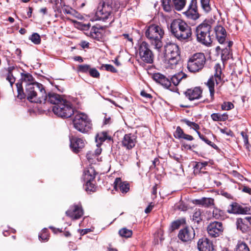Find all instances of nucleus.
<instances>
[{"label": "nucleus", "instance_id": "obj_1", "mask_svg": "<svg viewBox=\"0 0 251 251\" xmlns=\"http://www.w3.org/2000/svg\"><path fill=\"white\" fill-rule=\"evenodd\" d=\"M21 78L17 83L18 95L17 98L25 102L26 100L31 102L45 103L47 95L42 84L32 83L33 77L28 73H20Z\"/></svg>", "mask_w": 251, "mask_h": 251}, {"label": "nucleus", "instance_id": "obj_2", "mask_svg": "<svg viewBox=\"0 0 251 251\" xmlns=\"http://www.w3.org/2000/svg\"><path fill=\"white\" fill-rule=\"evenodd\" d=\"M170 28L172 34L179 41H187L191 37V27L182 20H174L171 24Z\"/></svg>", "mask_w": 251, "mask_h": 251}, {"label": "nucleus", "instance_id": "obj_3", "mask_svg": "<svg viewBox=\"0 0 251 251\" xmlns=\"http://www.w3.org/2000/svg\"><path fill=\"white\" fill-rule=\"evenodd\" d=\"M120 8L118 2L112 0H103L100 2L96 12V15L99 20H106L112 19L114 13L117 11Z\"/></svg>", "mask_w": 251, "mask_h": 251}, {"label": "nucleus", "instance_id": "obj_4", "mask_svg": "<svg viewBox=\"0 0 251 251\" xmlns=\"http://www.w3.org/2000/svg\"><path fill=\"white\" fill-rule=\"evenodd\" d=\"M164 34V30L162 27L155 25H151L148 26L145 32V36L151 44L158 50L163 46L162 39Z\"/></svg>", "mask_w": 251, "mask_h": 251}, {"label": "nucleus", "instance_id": "obj_5", "mask_svg": "<svg viewBox=\"0 0 251 251\" xmlns=\"http://www.w3.org/2000/svg\"><path fill=\"white\" fill-rule=\"evenodd\" d=\"M164 57L166 68L173 69L179 60L178 46L174 43H167L164 47Z\"/></svg>", "mask_w": 251, "mask_h": 251}, {"label": "nucleus", "instance_id": "obj_6", "mask_svg": "<svg viewBox=\"0 0 251 251\" xmlns=\"http://www.w3.org/2000/svg\"><path fill=\"white\" fill-rule=\"evenodd\" d=\"M74 128L82 133H87L92 129V123L85 113L77 112L73 121Z\"/></svg>", "mask_w": 251, "mask_h": 251}, {"label": "nucleus", "instance_id": "obj_7", "mask_svg": "<svg viewBox=\"0 0 251 251\" xmlns=\"http://www.w3.org/2000/svg\"><path fill=\"white\" fill-rule=\"evenodd\" d=\"M211 28V25L207 22H204L200 24L196 30L198 41L205 46H210L212 42Z\"/></svg>", "mask_w": 251, "mask_h": 251}, {"label": "nucleus", "instance_id": "obj_8", "mask_svg": "<svg viewBox=\"0 0 251 251\" xmlns=\"http://www.w3.org/2000/svg\"><path fill=\"white\" fill-rule=\"evenodd\" d=\"M206 63V58L203 53H196L191 56L187 62L188 70L192 73L201 71Z\"/></svg>", "mask_w": 251, "mask_h": 251}, {"label": "nucleus", "instance_id": "obj_9", "mask_svg": "<svg viewBox=\"0 0 251 251\" xmlns=\"http://www.w3.org/2000/svg\"><path fill=\"white\" fill-rule=\"evenodd\" d=\"M52 110L54 114L64 118H70L75 113L72 104L66 99L62 100L58 105H53Z\"/></svg>", "mask_w": 251, "mask_h": 251}, {"label": "nucleus", "instance_id": "obj_10", "mask_svg": "<svg viewBox=\"0 0 251 251\" xmlns=\"http://www.w3.org/2000/svg\"><path fill=\"white\" fill-rule=\"evenodd\" d=\"M215 73L213 76H212L207 81L206 83L207 86H208L209 92H210V96L212 100H214V93H215V83H216L217 85L219 84L221 81V74H222V70L220 66L218 64L216 65L215 66Z\"/></svg>", "mask_w": 251, "mask_h": 251}, {"label": "nucleus", "instance_id": "obj_11", "mask_svg": "<svg viewBox=\"0 0 251 251\" xmlns=\"http://www.w3.org/2000/svg\"><path fill=\"white\" fill-rule=\"evenodd\" d=\"M138 51L142 61L150 64L153 62L154 55L148 43L145 41L142 42L139 46Z\"/></svg>", "mask_w": 251, "mask_h": 251}, {"label": "nucleus", "instance_id": "obj_12", "mask_svg": "<svg viewBox=\"0 0 251 251\" xmlns=\"http://www.w3.org/2000/svg\"><path fill=\"white\" fill-rule=\"evenodd\" d=\"M195 236V231L192 227L187 226L181 229L178 232V237L183 242H191Z\"/></svg>", "mask_w": 251, "mask_h": 251}, {"label": "nucleus", "instance_id": "obj_13", "mask_svg": "<svg viewBox=\"0 0 251 251\" xmlns=\"http://www.w3.org/2000/svg\"><path fill=\"white\" fill-rule=\"evenodd\" d=\"M207 230L210 236L217 237L222 234L224 227L221 222H214L208 226Z\"/></svg>", "mask_w": 251, "mask_h": 251}, {"label": "nucleus", "instance_id": "obj_14", "mask_svg": "<svg viewBox=\"0 0 251 251\" xmlns=\"http://www.w3.org/2000/svg\"><path fill=\"white\" fill-rule=\"evenodd\" d=\"M183 14L188 19L194 20L198 19L200 15L198 11L197 0H191L188 9Z\"/></svg>", "mask_w": 251, "mask_h": 251}, {"label": "nucleus", "instance_id": "obj_15", "mask_svg": "<svg viewBox=\"0 0 251 251\" xmlns=\"http://www.w3.org/2000/svg\"><path fill=\"white\" fill-rule=\"evenodd\" d=\"M228 213L238 214H250L251 207L242 206L235 202L230 204L227 210Z\"/></svg>", "mask_w": 251, "mask_h": 251}, {"label": "nucleus", "instance_id": "obj_16", "mask_svg": "<svg viewBox=\"0 0 251 251\" xmlns=\"http://www.w3.org/2000/svg\"><path fill=\"white\" fill-rule=\"evenodd\" d=\"M202 90L200 87L188 89L184 92L185 97L190 100H199L202 97Z\"/></svg>", "mask_w": 251, "mask_h": 251}, {"label": "nucleus", "instance_id": "obj_17", "mask_svg": "<svg viewBox=\"0 0 251 251\" xmlns=\"http://www.w3.org/2000/svg\"><path fill=\"white\" fill-rule=\"evenodd\" d=\"M70 147L73 152L77 153L85 146L84 140L82 138L72 137L70 138Z\"/></svg>", "mask_w": 251, "mask_h": 251}, {"label": "nucleus", "instance_id": "obj_18", "mask_svg": "<svg viewBox=\"0 0 251 251\" xmlns=\"http://www.w3.org/2000/svg\"><path fill=\"white\" fill-rule=\"evenodd\" d=\"M66 215L73 219H79L83 214L81 205H74L66 212Z\"/></svg>", "mask_w": 251, "mask_h": 251}, {"label": "nucleus", "instance_id": "obj_19", "mask_svg": "<svg viewBox=\"0 0 251 251\" xmlns=\"http://www.w3.org/2000/svg\"><path fill=\"white\" fill-rule=\"evenodd\" d=\"M136 138L134 135L129 133L126 134L122 141V146L127 150H131L135 145Z\"/></svg>", "mask_w": 251, "mask_h": 251}, {"label": "nucleus", "instance_id": "obj_20", "mask_svg": "<svg viewBox=\"0 0 251 251\" xmlns=\"http://www.w3.org/2000/svg\"><path fill=\"white\" fill-rule=\"evenodd\" d=\"M197 246L200 251H213L214 250L212 243L206 238L199 239Z\"/></svg>", "mask_w": 251, "mask_h": 251}, {"label": "nucleus", "instance_id": "obj_21", "mask_svg": "<svg viewBox=\"0 0 251 251\" xmlns=\"http://www.w3.org/2000/svg\"><path fill=\"white\" fill-rule=\"evenodd\" d=\"M153 79L165 88L168 89L171 85V81L164 75L160 73H155L153 75Z\"/></svg>", "mask_w": 251, "mask_h": 251}, {"label": "nucleus", "instance_id": "obj_22", "mask_svg": "<svg viewBox=\"0 0 251 251\" xmlns=\"http://www.w3.org/2000/svg\"><path fill=\"white\" fill-rule=\"evenodd\" d=\"M214 31L218 42L221 44H224L226 37L225 28L221 25H217L214 27Z\"/></svg>", "mask_w": 251, "mask_h": 251}, {"label": "nucleus", "instance_id": "obj_23", "mask_svg": "<svg viewBox=\"0 0 251 251\" xmlns=\"http://www.w3.org/2000/svg\"><path fill=\"white\" fill-rule=\"evenodd\" d=\"M90 35L92 38L97 41H101L104 39L103 30L100 27L93 26L91 29Z\"/></svg>", "mask_w": 251, "mask_h": 251}, {"label": "nucleus", "instance_id": "obj_24", "mask_svg": "<svg viewBox=\"0 0 251 251\" xmlns=\"http://www.w3.org/2000/svg\"><path fill=\"white\" fill-rule=\"evenodd\" d=\"M193 203L197 205H201L204 207H210L214 205V200L211 198H202L200 199L194 200Z\"/></svg>", "mask_w": 251, "mask_h": 251}, {"label": "nucleus", "instance_id": "obj_25", "mask_svg": "<svg viewBox=\"0 0 251 251\" xmlns=\"http://www.w3.org/2000/svg\"><path fill=\"white\" fill-rule=\"evenodd\" d=\"M114 186L116 190H117L119 189L123 193H126L129 189V184L123 182L120 177H117L115 179L114 182Z\"/></svg>", "mask_w": 251, "mask_h": 251}, {"label": "nucleus", "instance_id": "obj_26", "mask_svg": "<svg viewBox=\"0 0 251 251\" xmlns=\"http://www.w3.org/2000/svg\"><path fill=\"white\" fill-rule=\"evenodd\" d=\"M47 101L54 104V105H58L62 102V100H64L61 96L55 93H49L47 95Z\"/></svg>", "mask_w": 251, "mask_h": 251}, {"label": "nucleus", "instance_id": "obj_27", "mask_svg": "<svg viewBox=\"0 0 251 251\" xmlns=\"http://www.w3.org/2000/svg\"><path fill=\"white\" fill-rule=\"evenodd\" d=\"M236 225L237 228L243 233H247L250 230V227L247 224V221L242 218H238L236 220Z\"/></svg>", "mask_w": 251, "mask_h": 251}, {"label": "nucleus", "instance_id": "obj_28", "mask_svg": "<svg viewBox=\"0 0 251 251\" xmlns=\"http://www.w3.org/2000/svg\"><path fill=\"white\" fill-rule=\"evenodd\" d=\"M96 175V173L94 167H88L84 171V179L85 181L94 180Z\"/></svg>", "mask_w": 251, "mask_h": 251}, {"label": "nucleus", "instance_id": "obj_29", "mask_svg": "<svg viewBox=\"0 0 251 251\" xmlns=\"http://www.w3.org/2000/svg\"><path fill=\"white\" fill-rule=\"evenodd\" d=\"M111 139V137L108 135L106 131L98 133L96 136V142L98 143L97 146H98V145H101L106 140L110 141Z\"/></svg>", "mask_w": 251, "mask_h": 251}, {"label": "nucleus", "instance_id": "obj_30", "mask_svg": "<svg viewBox=\"0 0 251 251\" xmlns=\"http://www.w3.org/2000/svg\"><path fill=\"white\" fill-rule=\"evenodd\" d=\"M186 74H185L184 73L182 72H180L175 75L171 78V81L174 84V85L176 86L179 83L180 81L182 80V79L185 78H186Z\"/></svg>", "mask_w": 251, "mask_h": 251}, {"label": "nucleus", "instance_id": "obj_31", "mask_svg": "<svg viewBox=\"0 0 251 251\" xmlns=\"http://www.w3.org/2000/svg\"><path fill=\"white\" fill-rule=\"evenodd\" d=\"M211 117L214 121L224 122L228 119V115L226 113H213L211 115Z\"/></svg>", "mask_w": 251, "mask_h": 251}, {"label": "nucleus", "instance_id": "obj_32", "mask_svg": "<svg viewBox=\"0 0 251 251\" xmlns=\"http://www.w3.org/2000/svg\"><path fill=\"white\" fill-rule=\"evenodd\" d=\"M234 251H250V248L248 245L242 241H238L236 244Z\"/></svg>", "mask_w": 251, "mask_h": 251}, {"label": "nucleus", "instance_id": "obj_33", "mask_svg": "<svg viewBox=\"0 0 251 251\" xmlns=\"http://www.w3.org/2000/svg\"><path fill=\"white\" fill-rule=\"evenodd\" d=\"M174 6L176 10L180 11L186 4V0H173Z\"/></svg>", "mask_w": 251, "mask_h": 251}, {"label": "nucleus", "instance_id": "obj_34", "mask_svg": "<svg viewBox=\"0 0 251 251\" xmlns=\"http://www.w3.org/2000/svg\"><path fill=\"white\" fill-rule=\"evenodd\" d=\"M119 234L122 237L129 238L132 235V231L126 227H123L119 230Z\"/></svg>", "mask_w": 251, "mask_h": 251}, {"label": "nucleus", "instance_id": "obj_35", "mask_svg": "<svg viewBox=\"0 0 251 251\" xmlns=\"http://www.w3.org/2000/svg\"><path fill=\"white\" fill-rule=\"evenodd\" d=\"M197 133L198 134L199 137L201 139L202 141H203L205 143L208 144V145L210 146L211 147H212L213 149L215 150H218L219 148L218 146L215 144L214 143H213L212 142L209 141L207 139V138L203 135L201 134L198 130H196Z\"/></svg>", "mask_w": 251, "mask_h": 251}, {"label": "nucleus", "instance_id": "obj_36", "mask_svg": "<svg viewBox=\"0 0 251 251\" xmlns=\"http://www.w3.org/2000/svg\"><path fill=\"white\" fill-rule=\"evenodd\" d=\"M14 69L15 67L14 66L9 67L8 70V74L6 76V80L9 82L11 87H12L13 84L15 81V78L12 74V72Z\"/></svg>", "mask_w": 251, "mask_h": 251}, {"label": "nucleus", "instance_id": "obj_37", "mask_svg": "<svg viewBox=\"0 0 251 251\" xmlns=\"http://www.w3.org/2000/svg\"><path fill=\"white\" fill-rule=\"evenodd\" d=\"M171 3V0H162V5L164 11L167 12L172 11L173 7Z\"/></svg>", "mask_w": 251, "mask_h": 251}, {"label": "nucleus", "instance_id": "obj_38", "mask_svg": "<svg viewBox=\"0 0 251 251\" xmlns=\"http://www.w3.org/2000/svg\"><path fill=\"white\" fill-rule=\"evenodd\" d=\"M192 220L198 224L202 220L201 211L200 209H196L193 213Z\"/></svg>", "mask_w": 251, "mask_h": 251}, {"label": "nucleus", "instance_id": "obj_39", "mask_svg": "<svg viewBox=\"0 0 251 251\" xmlns=\"http://www.w3.org/2000/svg\"><path fill=\"white\" fill-rule=\"evenodd\" d=\"M209 3L210 0H201V6L205 13H208L211 10Z\"/></svg>", "mask_w": 251, "mask_h": 251}, {"label": "nucleus", "instance_id": "obj_40", "mask_svg": "<svg viewBox=\"0 0 251 251\" xmlns=\"http://www.w3.org/2000/svg\"><path fill=\"white\" fill-rule=\"evenodd\" d=\"M93 180L85 181V189L87 192H94L96 191L95 185L92 183Z\"/></svg>", "mask_w": 251, "mask_h": 251}, {"label": "nucleus", "instance_id": "obj_41", "mask_svg": "<svg viewBox=\"0 0 251 251\" xmlns=\"http://www.w3.org/2000/svg\"><path fill=\"white\" fill-rule=\"evenodd\" d=\"M39 238L42 241L46 242L48 241L49 235L48 233V229L46 228H44L42 230L41 233L39 235Z\"/></svg>", "mask_w": 251, "mask_h": 251}, {"label": "nucleus", "instance_id": "obj_42", "mask_svg": "<svg viewBox=\"0 0 251 251\" xmlns=\"http://www.w3.org/2000/svg\"><path fill=\"white\" fill-rule=\"evenodd\" d=\"M221 56L223 59L226 60L229 59L230 56V49L226 47L222 49Z\"/></svg>", "mask_w": 251, "mask_h": 251}, {"label": "nucleus", "instance_id": "obj_43", "mask_svg": "<svg viewBox=\"0 0 251 251\" xmlns=\"http://www.w3.org/2000/svg\"><path fill=\"white\" fill-rule=\"evenodd\" d=\"M208 164L207 162H197L194 166V172L197 173L202 170Z\"/></svg>", "mask_w": 251, "mask_h": 251}, {"label": "nucleus", "instance_id": "obj_44", "mask_svg": "<svg viewBox=\"0 0 251 251\" xmlns=\"http://www.w3.org/2000/svg\"><path fill=\"white\" fill-rule=\"evenodd\" d=\"M30 40L35 44L38 45L41 43V38L40 35L36 33H34L29 38Z\"/></svg>", "mask_w": 251, "mask_h": 251}, {"label": "nucleus", "instance_id": "obj_45", "mask_svg": "<svg viewBox=\"0 0 251 251\" xmlns=\"http://www.w3.org/2000/svg\"><path fill=\"white\" fill-rule=\"evenodd\" d=\"M233 104L229 101H225L221 105V108L223 110H229L234 108Z\"/></svg>", "mask_w": 251, "mask_h": 251}, {"label": "nucleus", "instance_id": "obj_46", "mask_svg": "<svg viewBox=\"0 0 251 251\" xmlns=\"http://www.w3.org/2000/svg\"><path fill=\"white\" fill-rule=\"evenodd\" d=\"M90 69V66L87 64L80 65L78 67V71L83 73H89Z\"/></svg>", "mask_w": 251, "mask_h": 251}, {"label": "nucleus", "instance_id": "obj_47", "mask_svg": "<svg viewBox=\"0 0 251 251\" xmlns=\"http://www.w3.org/2000/svg\"><path fill=\"white\" fill-rule=\"evenodd\" d=\"M183 122L189 126L191 127V128H193L195 130H198L200 128V126L198 124L193 122L189 121L187 120H184Z\"/></svg>", "mask_w": 251, "mask_h": 251}, {"label": "nucleus", "instance_id": "obj_48", "mask_svg": "<svg viewBox=\"0 0 251 251\" xmlns=\"http://www.w3.org/2000/svg\"><path fill=\"white\" fill-rule=\"evenodd\" d=\"M184 134V132L180 126H177L174 134V136L176 138L181 139Z\"/></svg>", "mask_w": 251, "mask_h": 251}, {"label": "nucleus", "instance_id": "obj_49", "mask_svg": "<svg viewBox=\"0 0 251 251\" xmlns=\"http://www.w3.org/2000/svg\"><path fill=\"white\" fill-rule=\"evenodd\" d=\"M223 214V212L221 210L217 208L214 209L213 211V216L216 219H219L221 218Z\"/></svg>", "mask_w": 251, "mask_h": 251}, {"label": "nucleus", "instance_id": "obj_50", "mask_svg": "<svg viewBox=\"0 0 251 251\" xmlns=\"http://www.w3.org/2000/svg\"><path fill=\"white\" fill-rule=\"evenodd\" d=\"M89 73L92 77L95 78H99L100 77V73L95 68H91Z\"/></svg>", "mask_w": 251, "mask_h": 251}, {"label": "nucleus", "instance_id": "obj_51", "mask_svg": "<svg viewBox=\"0 0 251 251\" xmlns=\"http://www.w3.org/2000/svg\"><path fill=\"white\" fill-rule=\"evenodd\" d=\"M61 5L62 6V11L64 13L68 14H71L72 13L73 9L71 7L65 5V3Z\"/></svg>", "mask_w": 251, "mask_h": 251}, {"label": "nucleus", "instance_id": "obj_52", "mask_svg": "<svg viewBox=\"0 0 251 251\" xmlns=\"http://www.w3.org/2000/svg\"><path fill=\"white\" fill-rule=\"evenodd\" d=\"M102 68H104L106 71H109L112 73H115L117 72L116 69L111 65L109 64H105L103 65L102 66Z\"/></svg>", "mask_w": 251, "mask_h": 251}, {"label": "nucleus", "instance_id": "obj_53", "mask_svg": "<svg viewBox=\"0 0 251 251\" xmlns=\"http://www.w3.org/2000/svg\"><path fill=\"white\" fill-rule=\"evenodd\" d=\"M241 135H242L243 139L244 142L246 145H249V140H248V135L244 132L242 131L241 132Z\"/></svg>", "mask_w": 251, "mask_h": 251}, {"label": "nucleus", "instance_id": "obj_54", "mask_svg": "<svg viewBox=\"0 0 251 251\" xmlns=\"http://www.w3.org/2000/svg\"><path fill=\"white\" fill-rule=\"evenodd\" d=\"M180 225V222L179 221H174L172 224V227L173 229H176L178 228Z\"/></svg>", "mask_w": 251, "mask_h": 251}, {"label": "nucleus", "instance_id": "obj_55", "mask_svg": "<svg viewBox=\"0 0 251 251\" xmlns=\"http://www.w3.org/2000/svg\"><path fill=\"white\" fill-rule=\"evenodd\" d=\"M181 139H183L188 140V141H192L194 139L192 136L188 135V134H186L185 133L184 134V135L182 137Z\"/></svg>", "mask_w": 251, "mask_h": 251}, {"label": "nucleus", "instance_id": "obj_56", "mask_svg": "<svg viewBox=\"0 0 251 251\" xmlns=\"http://www.w3.org/2000/svg\"><path fill=\"white\" fill-rule=\"evenodd\" d=\"M141 95L147 98H151L152 96L151 94L147 93L145 91H142L141 92Z\"/></svg>", "mask_w": 251, "mask_h": 251}, {"label": "nucleus", "instance_id": "obj_57", "mask_svg": "<svg viewBox=\"0 0 251 251\" xmlns=\"http://www.w3.org/2000/svg\"><path fill=\"white\" fill-rule=\"evenodd\" d=\"M152 194L154 196V198H156L157 194V184H155L152 189Z\"/></svg>", "mask_w": 251, "mask_h": 251}, {"label": "nucleus", "instance_id": "obj_58", "mask_svg": "<svg viewBox=\"0 0 251 251\" xmlns=\"http://www.w3.org/2000/svg\"><path fill=\"white\" fill-rule=\"evenodd\" d=\"M242 191L244 192L251 194V189L247 186H244L243 188Z\"/></svg>", "mask_w": 251, "mask_h": 251}, {"label": "nucleus", "instance_id": "obj_59", "mask_svg": "<svg viewBox=\"0 0 251 251\" xmlns=\"http://www.w3.org/2000/svg\"><path fill=\"white\" fill-rule=\"evenodd\" d=\"M153 205H152L151 204H150L146 208V209L145 210V213H150L151 210L152 209V208H153Z\"/></svg>", "mask_w": 251, "mask_h": 251}, {"label": "nucleus", "instance_id": "obj_60", "mask_svg": "<svg viewBox=\"0 0 251 251\" xmlns=\"http://www.w3.org/2000/svg\"><path fill=\"white\" fill-rule=\"evenodd\" d=\"M49 228L51 229L54 233H56L57 232H62L61 229H60L59 228H56L53 226H50Z\"/></svg>", "mask_w": 251, "mask_h": 251}, {"label": "nucleus", "instance_id": "obj_61", "mask_svg": "<svg viewBox=\"0 0 251 251\" xmlns=\"http://www.w3.org/2000/svg\"><path fill=\"white\" fill-rule=\"evenodd\" d=\"M123 36L125 39H127L129 41H132V38H130L128 34H123Z\"/></svg>", "mask_w": 251, "mask_h": 251}, {"label": "nucleus", "instance_id": "obj_62", "mask_svg": "<svg viewBox=\"0 0 251 251\" xmlns=\"http://www.w3.org/2000/svg\"><path fill=\"white\" fill-rule=\"evenodd\" d=\"M74 60L75 61H78L79 62H82L83 60L82 58L80 56H75L74 57Z\"/></svg>", "mask_w": 251, "mask_h": 251}, {"label": "nucleus", "instance_id": "obj_63", "mask_svg": "<svg viewBox=\"0 0 251 251\" xmlns=\"http://www.w3.org/2000/svg\"><path fill=\"white\" fill-rule=\"evenodd\" d=\"M33 9L32 7H29L28 8V11L27 12V15L29 17L31 16Z\"/></svg>", "mask_w": 251, "mask_h": 251}, {"label": "nucleus", "instance_id": "obj_64", "mask_svg": "<svg viewBox=\"0 0 251 251\" xmlns=\"http://www.w3.org/2000/svg\"><path fill=\"white\" fill-rule=\"evenodd\" d=\"M159 163V159L157 158H155L154 160L152 161V164L155 167L157 164Z\"/></svg>", "mask_w": 251, "mask_h": 251}]
</instances>
